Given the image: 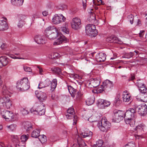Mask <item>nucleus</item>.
<instances>
[{
	"label": "nucleus",
	"mask_w": 147,
	"mask_h": 147,
	"mask_svg": "<svg viewBox=\"0 0 147 147\" xmlns=\"http://www.w3.org/2000/svg\"><path fill=\"white\" fill-rule=\"evenodd\" d=\"M38 139L40 141L44 143L47 141V138L46 136L44 135H40Z\"/></svg>",
	"instance_id": "e433bc0d"
},
{
	"label": "nucleus",
	"mask_w": 147,
	"mask_h": 147,
	"mask_svg": "<svg viewBox=\"0 0 147 147\" xmlns=\"http://www.w3.org/2000/svg\"><path fill=\"white\" fill-rule=\"evenodd\" d=\"M83 6L84 8H85L86 6L87 0H82Z\"/></svg>",
	"instance_id": "6e6d98bb"
},
{
	"label": "nucleus",
	"mask_w": 147,
	"mask_h": 147,
	"mask_svg": "<svg viewBox=\"0 0 147 147\" xmlns=\"http://www.w3.org/2000/svg\"><path fill=\"white\" fill-rule=\"evenodd\" d=\"M143 101L145 102H147V94H145L143 99Z\"/></svg>",
	"instance_id": "13d9d810"
},
{
	"label": "nucleus",
	"mask_w": 147,
	"mask_h": 147,
	"mask_svg": "<svg viewBox=\"0 0 147 147\" xmlns=\"http://www.w3.org/2000/svg\"><path fill=\"white\" fill-rule=\"evenodd\" d=\"M112 120L114 122L119 123L123 118L124 113L122 111L115 110L113 111Z\"/></svg>",
	"instance_id": "423d86ee"
},
{
	"label": "nucleus",
	"mask_w": 147,
	"mask_h": 147,
	"mask_svg": "<svg viewBox=\"0 0 147 147\" xmlns=\"http://www.w3.org/2000/svg\"><path fill=\"white\" fill-rule=\"evenodd\" d=\"M88 20L91 22L92 23L94 22L96 20L95 14L93 13L92 12H90Z\"/></svg>",
	"instance_id": "473e14b6"
},
{
	"label": "nucleus",
	"mask_w": 147,
	"mask_h": 147,
	"mask_svg": "<svg viewBox=\"0 0 147 147\" xmlns=\"http://www.w3.org/2000/svg\"><path fill=\"white\" fill-rule=\"evenodd\" d=\"M120 96L118 95L115 98L113 103V105L115 106H118L122 102V101L119 99Z\"/></svg>",
	"instance_id": "7c9ffc66"
},
{
	"label": "nucleus",
	"mask_w": 147,
	"mask_h": 147,
	"mask_svg": "<svg viewBox=\"0 0 147 147\" xmlns=\"http://www.w3.org/2000/svg\"><path fill=\"white\" fill-rule=\"evenodd\" d=\"M100 81L98 79H91L89 84V86L90 88L96 87L98 86L100 84Z\"/></svg>",
	"instance_id": "4468645a"
},
{
	"label": "nucleus",
	"mask_w": 147,
	"mask_h": 147,
	"mask_svg": "<svg viewBox=\"0 0 147 147\" xmlns=\"http://www.w3.org/2000/svg\"><path fill=\"white\" fill-rule=\"evenodd\" d=\"M40 130L39 129H36L34 130L32 132L31 136L34 138H37L40 136Z\"/></svg>",
	"instance_id": "cd10ccee"
},
{
	"label": "nucleus",
	"mask_w": 147,
	"mask_h": 147,
	"mask_svg": "<svg viewBox=\"0 0 147 147\" xmlns=\"http://www.w3.org/2000/svg\"><path fill=\"white\" fill-rule=\"evenodd\" d=\"M134 130L136 131L137 133H142L143 131V128L141 125H138L134 129Z\"/></svg>",
	"instance_id": "72a5a7b5"
},
{
	"label": "nucleus",
	"mask_w": 147,
	"mask_h": 147,
	"mask_svg": "<svg viewBox=\"0 0 147 147\" xmlns=\"http://www.w3.org/2000/svg\"><path fill=\"white\" fill-rule=\"evenodd\" d=\"M65 115L66 117L69 119H73V125H75L76 123L77 119V117L76 115H75L74 114H68L67 113H65Z\"/></svg>",
	"instance_id": "aec40b11"
},
{
	"label": "nucleus",
	"mask_w": 147,
	"mask_h": 147,
	"mask_svg": "<svg viewBox=\"0 0 147 147\" xmlns=\"http://www.w3.org/2000/svg\"><path fill=\"white\" fill-rule=\"evenodd\" d=\"M0 147H5L4 144L2 142H0Z\"/></svg>",
	"instance_id": "69168bd1"
},
{
	"label": "nucleus",
	"mask_w": 147,
	"mask_h": 147,
	"mask_svg": "<svg viewBox=\"0 0 147 147\" xmlns=\"http://www.w3.org/2000/svg\"><path fill=\"white\" fill-rule=\"evenodd\" d=\"M125 94H123V101L124 102H128L131 100V96L127 92H125Z\"/></svg>",
	"instance_id": "b1692460"
},
{
	"label": "nucleus",
	"mask_w": 147,
	"mask_h": 147,
	"mask_svg": "<svg viewBox=\"0 0 147 147\" xmlns=\"http://www.w3.org/2000/svg\"><path fill=\"white\" fill-rule=\"evenodd\" d=\"M9 59L6 57H0V67L6 66L8 63Z\"/></svg>",
	"instance_id": "dca6fc26"
},
{
	"label": "nucleus",
	"mask_w": 147,
	"mask_h": 147,
	"mask_svg": "<svg viewBox=\"0 0 147 147\" xmlns=\"http://www.w3.org/2000/svg\"><path fill=\"white\" fill-rule=\"evenodd\" d=\"M97 93H101L103 91H104L105 92H106L105 90L104 86H103V85H101L100 87L97 89Z\"/></svg>",
	"instance_id": "58836bf2"
},
{
	"label": "nucleus",
	"mask_w": 147,
	"mask_h": 147,
	"mask_svg": "<svg viewBox=\"0 0 147 147\" xmlns=\"http://www.w3.org/2000/svg\"><path fill=\"white\" fill-rule=\"evenodd\" d=\"M45 34L47 37L50 40L54 39L57 37V39L53 43V45H59L63 42H66L67 39L62 34H58L54 27L49 26L45 30Z\"/></svg>",
	"instance_id": "f257e3e1"
},
{
	"label": "nucleus",
	"mask_w": 147,
	"mask_h": 147,
	"mask_svg": "<svg viewBox=\"0 0 147 147\" xmlns=\"http://www.w3.org/2000/svg\"><path fill=\"white\" fill-rule=\"evenodd\" d=\"M51 82L48 80H45L44 82L39 83L38 88L39 89L42 88L49 86Z\"/></svg>",
	"instance_id": "412c9836"
},
{
	"label": "nucleus",
	"mask_w": 147,
	"mask_h": 147,
	"mask_svg": "<svg viewBox=\"0 0 147 147\" xmlns=\"http://www.w3.org/2000/svg\"><path fill=\"white\" fill-rule=\"evenodd\" d=\"M30 111L31 113L34 112V113H36V111H37V110L34 109L33 108H32L30 110Z\"/></svg>",
	"instance_id": "e2e57ef3"
},
{
	"label": "nucleus",
	"mask_w": 147,
	"mask_h": 147,
	"mask_svg": "<svg viewBox=\"0 0 147 147\" xmlns=\"http://www.w3.org/2000/svg\"><path fill=\"white\" fill-rule=\"evenodd\" d=\"M135 78V77L134 76H132L131 78H129L128 80L129 81L131 80H133Z\"/></svg>",
	"instance_id": "0e129e2a"
},
{
	"label": "nucleus",
	"mask_w": 147,
	"mask_h": 147,
	"mask_svg": "<svg viewBox=\"0 0 147 147\" xmlns=\"http://www.w3.org/2000/svg\"><path fill=\"white\" fill-rule=\"evenodd\" d=\"M11 57L13 59H24V58H22V57H16L14 55H13L12 56H11Z\"/></svg>",
	"instance_id": "4d7b16f0"
},
{
	"label": "nucleus",
	"mask_w": 147,
	"mask_h": 147,
	"mask_svg": "<svg viewBox=\"0 0 147 147\" xmlns=\"http://www.w3.org/2000/svg\"><path fill=\"white\" fill-rule=\"evenodd\" d=\"M132 145H134V144H132L131 143H129L128 144H126V146L127 147H133V146Z\"/></svg>",
	"instance_id": "680f3d73"
},
{
	"label": "nucleus",
	"mask_w": 147,
	"mask_h": 147,
	"mask_svg": "<svg viewBox=\"0 0 147 147\" xmlns=\"http://www.w3.org/2000/svg\"><path fill=\"white\" fill-rule=\"evenodd\" d=\"M8 28V26L5 21L0 20V30H6Z\"/></svg>",
	"instance_id": "4be33fe9"
},
{
	"label": "nucleus",
	"mask_w": 147,
	"mask_h": 147,
	"mask_svg": "<svg viewBox=\"0 0 147 147\" xmlns=\"http://www.w3.org/2000/svg\"><path fill=\"white\" fill-rule=\"evenodd\" d=\"M24 70L26 72H31L32 69L30 67L27 66H24L23 67Z\"/></svg>",
	"instance_id": "8fccbe9b"
},
{
	"label": "nucleus",
	"mask_w": 147,
	"mask_h": 147,
	"mask_svg": "<svg viewBox=\"0 0 147 147\" xmlns=\"http://www.w3.org/2000/svg\"><path fill=\"white\" fill-rule=\"evenodd\" d=\"M71 28L75 30H78L81 27V20L76 17L73 18L71 22Z\"/></svg>",
	"instance_id": "0eeeda50"
},
{
	"label": "nucleus",
	"mask_w": 147,
	"mask_h": 147,
	"mask_svg": "<svg viewBox=\"0 0 147 147\" xmlns=\"http://www.w3.org/2000/svg\"><path fill=\"white\" fill-rule=\"evenodd\" d=\"M45 110L44 109L41 110L38 109L37 111H36V113L34 114L39 115H42L45 114Z\"/></svg>",
	"instance_id": "f704fd0d"
},
{
	"label": "nucleus",
	"mask_w": 147,
	"mask_h": 147,
	"mask_svg": "<svg viewBox=\"0 0 147 147\" xmlns=\"http://www.w3.org/2000/svg\"><path fill=\"white\" fill-rule=\"evenodd\" d=\"M144 31H141L139 33L140 36L141 37H143V35L144 34Z\"/></svg>",
	"instance_id": "bf43d9fd"
},
{
	"label": "nucleus",
	"mask_w": 147,
	"mask_h": 147,
	"mask_svg": "<svg viewBox=\"0 0 147 147\" xmlns=\"http://www.w3.org/2000/svg\"><path fill=\"white\" fill-rule=\"evenodd\" d=\"M5 103L6 106L7 108H9L11 106V101L10 100Z\"/></svg>",
	"instance_id": "864d4df0"
},
{
	"label": "nucleus",
	"mask_w": 147,
	"mask_h": 147,
	"mask_svg": "<svg viewBox=\"0 0 147 147\" xmlns=\"http://www.w3.org/2000/svg\"><path fill=\"white\" fill-rule=\"evenodd\" d=\"M24 1V0H11V2L13 5L19 7L22 5Z\"/></svg>",
	"instance_id": "5701e85b"
},
{
	"label": "nucleus",
	"mask_w": 147,
	"mask_h": 147,
	"mask_svg": "<svg viewBox=\"0 0 147 147\" xmlns=\"http://www.w3.org/2000/svg\"><path fill=\"white\" fill-rule=\"evenodd\" d=\"M136 113V108H129L126 111L124 114L125 122L127 124H129L131 127H133L135 124Z\"/></svg>",
	"instance_id": "f03ea898"
},
{
	"label": "nucleus",
	"mask_w": 147,
	"mask_h": 147,
	"mask_svg": "<svg viewBox=\"0 0 147 147\" xmlns=\"http://www.w3.org/2000/svg\"><path fill=\"white\" fill-rule=\"evenodd\" d=\"M68 89L71 96L73 97H74L75 96V94H76V92L77 90L75 89L70 86H68Z\"/></svg>",
	"instance_id": "a878e982"
},
{
	"label": "nucleus",
	"mask_w": 147,
	"mask_h": 147,
	"mask_svg": "<svg viewBox=\"0 0 147 147\" xmlns=\"http://www.w3.org/2000/svg\"><path fill=\"white\" fill-rule=\"evenodd\" d=\"M75 95L76 96V98L78 99H79L82 96V94L80 92L77 90L76 92V94H75Z\"/></svg>",
	"instance_id": "49530a36"
},
{
	"label": "nucleus",
	"mask_w": 147,
	"mask_h": 147,
	"mask_svg": "<svg viewBox=\"0 0 147 147\" xmlns=\"http://www.w3.org/2000/svg\"><path fill=\"white\" fill-rule=\"evenodd\" d=\"M35 94L36 95V97L40 102H43L45 101L47 98V95L44 92H42L41 91L38 92L37 91H36L35 92Z\"/></svg>",
	"instance_id": "ddd939ff"
},
{
	"label": "nucleus",
	"mask_w": 147,
	"mask_h": 147,
	"mask_svg": "<svg viewBox=\"0 0 147 147\" xmlns=\"http://www.w3.org/2000/svg\"><path fill=\"white\" fill-rule=\"evenodd\" d=\"M95 98L94 96H92L88 98L86 101L87 105H90L92 104L94 102Z\"/></svg>",
	"instance_id": "2f4dec72"
},
{
	"label": "nucleus",
	"mask_w": 147,
	"mask_h": 147,
	"mask_svg": "<svg viewBox=\"0 0 147 147\" xmlns=\"http://www.w3.org/2000/svg\"><path fill=\"white\" fill-rule=\"evenodd\" d=\"M92 134V133L89 130H86L84 133H81V135L83 136V138H85L87 137L90 138Z\"/></svg>",
	"instance_id": "c85d7f7f"
},
{
	"label": "nucleus",
	"mask_w": 147,
	"mask_h": 147,
	"mask_svg": "<svg viewBox=\"0 0 147 147\" xmlns=\"http://www.w3.org/2000/svg\"><path fill=\"white\" fill-rule=\"evenodd\" d=\"M79 77V76L78 74H74V78H78Z\"/></svg>",
	"instance_id": "774afa93"
},
{
	"label": "nucleus",
	"mask_w": 147,
	"mask_h": 147,
	"mask_svg": "<svg viewBox=\"0 0 147 147\" xmlns=\"http://www.w3.org/2000/svg\"><path fill=\"white\" fill-rule=\"evenodd\" d=\"M106 41L109 42L114 43H119V40L117 38L114 36H112L107 38Z\"/></svg>",
	"instance_id": "a211bd4d"
},
{
	"label": "nucleus",
	"mask_w": 147,
	"mask_h": 147,
	"mask_svg": "<svg viewBox=\"0 0 147 147\" xmlns=\"http://www.w3.org/2000/svg\"><path fill=\"white\" fill-rule=\"evenodd\" d=\"M44 37L40 35H37L35 37V41L38 44H43L45 43Z\"/></svg>",
	"instance_id": "f3484780"
},
{
	"label": "nucleus",
	"mask_w": 147,
	"mask_h": 147,
	"mask_svg": "<svg viewBox=\"0 0 147 147\" xmlns=\"http://www.w3.org/2000/svg\"><path fill=\"white\" fill-rule=\"evenodd\" d=\"M134 55V53L133 52H130L129 53H126L124 56H123V57L129 59L132 57Z\"/></svg>",
	"instance_id": "c9c22d12"
},
{
	"label": "nucleus",
	"mask_w": 147,
	"mask_h": 147,
	"mask_svg": "<svg viewBox=\"0 0 147 147\" xmlns=\"http://www.w3.org/2000/svg\"><path fill=\"white\" fill-rule=\"evenodd\" d=\"M2 117L7 121H12L14 118V115L13 113L7 110L3 111Z\"/></svg>",
	"instance_id": "1a4fd4ad"
},
{
	"label": "nucleus",
	"mask_w": 147,
	"mask_h": 147,
	"mask_svg": "<svg viewBox=\"0 0 147 147\" xmlns=\"http://www.w3.org/2000/svg\"><path fill=\"white\" fill-rule=\"evenodd\" d=\"M27 78H24L20 80H18L17 82L16 87L17 88L22 91L28 90L30 86L28 83Z\"/></svg>",
	"instance_id": "7ed1b4c3"
},
{
	"label": "nucleus",
	"mask_w": 147,
	"mask_h": 147,
	"mask_svg": "<svg viewBox=\"0 0 147 147\" xmlns=\"http://www.w3.org/2000/svg\"><path fill=\"white\" fill-rule=\"evenodd\" d=\"M21 112L22 114L24 115H27L29 113V111L27 110L26 109H22Z\"/></svg>",
	"instance_id": "3c124183"
},
{
	"label": "nucleus",
	"mask_w": 147,
	"mask_h": 147,
	"mask_svg": "<svg viewBox=\"0 0 147 147\" xmlns=\"http://www.w3.org/2000/svg\"><path fill=\"white\" fill-rule=\"evenodd\" d=\"M28 135H24L21 136L20 139L22 142H25L27 141L28 138Z\"/></svg>",
	"instance_id": "4c0bfd02"
},
{
	"label": "nucleus",
	"mask_w": 147,
	"mask_h": 147,
	"mask_svg": "<svg viewBox=\"0 0 147 147\" xmlns=\"http://www.w3.org/2000/svg\"><path fill=\"white\" fill-rule=\"evenodd\" d=\"M53 72L55 74L60 75L62 74L61 69L58 67H56L51 69Z\"/></svg>",
	"instance_id": "bb28decb"
},
{
	"label": "nucleus",
	"mask_w": 147,
	"mask_h": 147,
	"mask_svg": "<svg viewBox=\"0 0 147 147\" xmlns=\"http://www.w3.org/2000/svg\"><path fill=\"white\" fill-rule=\"evenodd\" d=\"M102 84L106 92H110L112 89L113 86V83L112 82L107 80L104 81Z\"/></svg>",
	"instance_id": "6e6552de"
},
{
	"label": "nucleus",
	"mask_w": 147,
	"mask_h": 147,
	"mask_svg": "<svg viewBox=\"0 0 147 147\" xmlns=\"http://www.w3.org/2000/svg\"><path fill=\"white\" fill-rule=\"evenodd\" d=\"M137 25L139 26H140L141 25V22L139 19L138 20Z\"/></svg>",
	"instance_id": "338daca9"
},
{
	"label": "nucleus",
	"mask_w": 147,
	"mask_h": 147,
	"mask_svg": "<svg viewBox=\"0 0 147 147\" xmlns=\"http://www.w3.org/2000/svg\"><path fill=\"white\" fill-rule=\"evenodd\" d=\"M138 112L141 116H144L147 113V106L145 105H139L137 107Z\"/></svg>",
	"instance_id": "f8f14e48"
},
{
	"label": "nucleus",
	"mask_w": 147,
	"mask_h": 147,
	"mask_svg": "<svg viewBox=\"0 0 147 147\" xmlns=\"http://www.w3.org/2000/svg\"><path fill=\"white\" fill-rule=\"evenodd\" d=\"M3 103H5L6 102L9 101L10 99L9 98V97L7 96H3Z\"/></svg>",
	"instance_id": "5fc2aeb1"
},
{
	"label": "nucleus",
	"mask_w": 147,
	"mask_h": 147,
	"mask_svg": "<svg viewBox=\"0 0 147 147\" xmlns=\"http://www.w3.org/2000/svg\"><path fill=\"white\" fill-rule=\"evenodd\" d=\"M128 20L130 21L131 24L133 23V21L134 19V16L132 14H130L127 16Z\"/></svg>",
	"instance_id": "c03bdc74"
},
{
	"label": "nucleus",
	"mask_w": 147,
	"mask_h": 147,
	"mask_svg": "<svg viewBox=\"0 0 147 147\" xmlns=\"http://www.w3.org/2000/svg\"><path fill=\"white\" fill-rule=\"evenodd\" d=\"M86 34L92 37H95L97 35L98 32L96 29L95 26L93 24H88L85 27Z\"/></svg>",
	"instance_id": "39448f33"
},
{
	"label": "nucleus",
	"mask_w": 147,
	"mask_h": 147,
	"mask_svg": "<svg viewBox=\"0 0 147 147\" xmlns=\"http://www.w3.org/2000/svg\"><path fill=\"white\" fill-rule=\"evenodd\" d=\"M106 54L104 53H99L96 56V61L99 62H103L106 59Z\"/></svg>",
	"instance_id": "2eb2a0df"
},
{
	"label": "nucleus",
	"mask_w": 147,
	"mask_h": 147,
	"mask_svg": "<svg viewBox=\"0 0 147 147\" xmlns=\"http://www.w3.org/2000/svg\"><path fill=\"white\" fill-rule=\"evenodd\" d=\"M98 104L102 107H107L110 105L111 103L106 100L99 99L98 100Z\"/></svg>",
	"instance_id": "6ab92c4d"
},
{
	"label": "nucleus",
	"mask_w": 147,
	"mask_h": 147,
	"mask_svg": "<svg viewBox=\"0 0 147 147\" xmlns=\"http://www.w3.org/2000/svg\"><path fill=\"white\" fill-rule=\"evenodd\" d=\"M24 128L26 129L27 132L29 131L32 128V125L31 123L29 122H25L24 123Z\"/></svg>",
	"instance_id": "393cba45"
},
{
	"label": "nucleus",
	"mask_w": 147,
	"mask_h": 147,
	"mask_svg": "<svg viewBox=\"0 0 147 147\" xmlns=\"http://www.w3.org/2000/svg\"><path fill=\"white\" fill-rule=\"evenodd\" d=\"M2 93L3 95H7L9 94V91L6 89V86L5 85H4L3 87Z\"/></svg>",
	"instance_id": "79ce46f5"
},
{
	"label": "nucleus",
	"mask_w": 147,
	"mask_h": 147,
	"mask_svg": "<svg viewBox=\"0 0 147 147\" xmlns=\"http://www.w3.org/2000/svg\"><path fill=\"white\" fill-rule=\"evenodd\" d=\"M136 84L137 85L139 88L144 86V84L141 82L140 80H139V81L138 80V82H137Z\"/></svg>",
	"instance_id": "603ef678"
},
{
	"label": "nucleus",
	"mask_w": 147,
	"mask_h": 147,
	"mask_svg": "<svg viewBox=\"0 0 147 147\" xmlns=\"http://www.w3.org/2000/svg\"><path fill=\"white\" fill-rule=\"evenodd\" d=\"M139 90L141 93L144 94H145L147 92V89L145 86L140 88Z\"/></svg>",
	"instance_id": "a19ab883"
},
{
	"label": "nucleus",
	"mask_w": 147,
	"mask_h": 147,
	"mask_svg": "<svg viewBox=\"0 0 147 147\" xmlns=\"http://www.w3.org/2000/svg\"><path fill=\"white\" fill-rule=\"evenodd\" d=\"M61 30L65 34H67L69 33V30L65 26H63L61 27Z\"/></svg>",
	"instance_id": "ea45409f"
},
{
	"label": "nucleus",
	"mask_w": 147,
	"mask_h": 147,
	"mask_svg": "<svg viewBox=\"0 0 147 147\" xmlns=\"http://www.w3.org/2000/svg\"><path fill=\"white\" fill-rule=\"evenodd\" d=\"M65 19V18L62 14L60 16L55 14L52 19V22L55 24H57L64 22Z\"/></svg>",
	"instance_id": "9d476101"
},
{
	"label": "nucleus",
	"mask_w": 147,
	"mask_h": 147,
	"mask_svg": "<svg viewBox=\"0 0 147 147\" xmlns=\"http://www.w3.org/2000/svg\"><path fill=\"white\" fill-rule=\"evenodd\" d=\"M59 54L57 53H53L51 56V59H54L55 58L59 57Z\"/></svg>",
	"instance_id": "de8ad7c7"
},
{
	"label": "nucleus",
	"mask_w": 147,
	"mask_h": 147,
	"mask_svg": "<svg viewBox=\"0 0 147 147\" xmlns=\"http://www.w3.org/2000/svg\"><path fill=\"white\" fill-rule=\"evenodd\" d=\"M57 80L56 79H53L51 82L50 83H51V90L52 91H53L56 88L57 84Z\"/></svg>",
	"instance_id": "c756f323"
},
{
	"label": "nucleus",
	"mask_w": 147,
	"mask_h": 147,
	"mask_svg": "<svg viewBox=\"0 0 147 147\" xmlns=\"http://www.w3.org/2000/svg\"><path fill=\"white\" fill-rule=\"evenodd\" d=\"M43 15L45 16H47L48 14V12L46 11H44L42 12Z\"/></svg>",
	"instance_id": "052dcab7"
},
{
	"label": "nucleus",
	"mask_w": 147,
	"mask_h": 147,
	"mask_svg": "<svg viewBox=\"0 0 147 147\" xmlns=\"http://www.w3.org/2000/svg\"><path fill=\"white\" fill-rule=\"evenodd\" d=\"M16 125L15 124H11L7 126V128L10 129L12 131H13L15 129Z\"/></svg>",
	"instance_id": "37998d69"
},
{
	"label": "nucleus",
	"mask_w": 147,
	"mask_h": 147,
	"mask_svg": "<svg viewBox=\"0 0 147 147\" xmlns=\"http://www.w3.org/2000/svg\"><path fill=\"white\" fill-rule=\"evenodd\" d=\"M27 18L26 16L23 14H19L18 16V26L21 28L25 24V20Z\"/></svg>",
	"instance_id": "9b49d317"
},
{
	"label": "nucleus",
	"mask_w": 147,
	"mask_h": 147,
	"mask_svg": "<svg viewBox=\"0 0 147 147\" xmlns=\"http://www.w3.org/2000/svg\"><path fill=\"white\" fill-rule=\"evenodd\" d=\"M65 113L71 114H75L74 109L73 108L70 107L67 110V112Z\"/></svg>",
	"instance_id": "a18cd8bd"
},
{
	"label": "nucleus",
	"mask_w": 147,
	"mask_h": 147,
	"mask_svg": "<svg viewBox=\"0 0 147 147\" xmlns=\"http://www.w3.org/2000/svg\"><path fill=\"white\" fill-rule=\"evenodd\" d=\"M103 144V141L102 140H99L96 142V144L99 147H101Z\"/></svg>",
	"instance_id": "09e8293b"
},
{
	"label": "nucleus",
	"mask_w": 147,
	"mask_h": 147,
	"mask_svg": "<svg viewBox=\"0 0 147 147\" xmlns=\"http://www.w3.org/2000/svg\"><path fill=\"white\" fill-rule=\"evenodd\" d=\"M98 127L103 132H106L111 127V123L107 120L105 117H102L98 123Z\"/></svg>",
	"instance_id": "20e7f679"
}]
</instances>
